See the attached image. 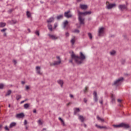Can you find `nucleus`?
<instances>
[{"label":"nucleus","instance_id":"20e7f679","mask_svg":"<svg viewBox=\"0 0 131 131\" xmlns=\"http://www.w3.org/2000/svg\"><path fill=\"white\" fill-rule=\"evenodd\" d=\"M123 81V78L121 77L114 81L113 85H115V86H118V85H120V84H121Z\"/></svg>","mask_w":131,"mask_h":131},{"label":"nucleus","instance_id":"c9c22d12","mask_svg":"<svg viewBox=\"0 0 131 131\" xmlns=\"http://www.w3.org/2000/svg\"><path fill=\"white\" fill-rule=\"evenodd\" d=\"M38 123L40 125H41V124H42V121H41V120H38Z\"/></svg>","mask_w":131,"mask_h":131},{"label":"nucleus","instance_id":"a18cd8bd","mask_svg":"<svg viewBox=\"0 0 131 131\" xmlns=\"http://www.w3.org/2000/svg\"><path fill=\"white\" fill-rule=\"evenodd\" d=\"M26 90H29V86H26Z\"/></svg>","mask_w":131,"mask_h":131},{"label":"nucleus","instance_id":"393cba45","mask_svg":"<svg viewBox=\"0 0 131 131\" xmlns=\"http://www.w3.org/2000/svg\"><path fill=\"white\" fill-rule=\"evenodd\" d=\"M116 53V52H115V51L114 50L111 51L110 53L111 56H114V55H115Z\"/></svg>","mask_w":131,"mask_h":131},{"label":"nucleus","instance_id":"f704fd0d","mask_svg":"<svg viewBox=\"0 0 131 131\" xmlns=\"http://www.w3.org/2000/svg\"><path fill=\"white\" fill-rule=\"evenodd\" d=\"M21 95H17L16 96V100H17V101H18V100H20V99H21Z\"/></svg>","mask_w":131,"mask_h":131},{"label":"nucleus","instance_id":"864d4df0","mask_svg":"<svg viewBox=\"0 0 131 131\" xmlns=\"http://www.w3.org/2000/svg\"><path fill=\"white\" fill-rule=\"evenodd\" d=\"M13 62H14V64H16V63H17V61H16L15 60H14Z\"/></svg>","mask_w":131,"mask_h":131},{"label":"nucleus","instance_id":"f8f14e48","mask_svg":"<svg viewBox=\"0 0 131 131\" xmlns=\"http://www.w3.org/2000/svg\"><path fill=\"white\" fill-rule=\"evenodd\" d=\"M93 95H94V100L95 102H98V96L97 95V92H96V91H95L93 93Z\"/></svg>","mask_w":131,"mask_h":131},{"label":"nucleus","instance_id":"052dcab7","mask_svg":"<svg viewBox=\"0 0 131 131\" xmlns=\"http://www.w3.org/2000/svg\"><path fill=\"white\" fill-rule=\"evenodd\" d=\"M70 63H72V59L70 60Z\"/></svg>","mask_w":131,"mask_h":131},{"label":"nucleus","instance_id":"dca6fc26","mask_svg":"<svg viewBox=\"0 0 131 131\" xmlns=\"http://www.w3.org/2000/svg\"><path fill=\"white\" fill-rule=\"evenodd\" d=\"M95 126H96V127L97 128H100V129L102 128H107V127H106V126H100L98 124H96Z\"/></svg>","mask_w":131,"mask_h":131},{"label":"nucleus","instance_id":"9b49d317","mask_svg":"<svg viewBox=\"0 0 131 131\" xmlns=\"http://www.w3.org/2000/svg\"><path fill=\"white\" fill-rule=\"evenodd\" d=\"M80 8L81 10H86L88 9V5L84 4H80Z\"/></svg>","mask_w":131,"mask_h":131},{"label":"nucleus","instance_id":"aec40b11","mask_svg":"<svg viewBox=\"0 0 131 131\" xmlns=\"http://www.w3.org/2000/svg\"><path fill=\"white\" fill-rule=\"evenodd\" d=\"M79 119L81 121V122H83V121H84V118L82 116H79Z\"/></svg>","mask_w":131,"mask_h":131},{"label":"nucleus","instance_id":"0e129e2a","mask_svg":"<svg viewBox=\"0 0 131 131\" xmlns=\"http://www.w3.org/2000/svg\"><path fill=\"white\" fill-rule=\"evenodd\" d=\"M28 31H29V32H30V29H28Z\"/></svg>","mask_w":131,"mask_h":131},{"label":"nucleus","instance_id":"7c9ffc66","mask_svg":"<svg viewBox=\"0 0 131 131\" xmlns=\"http://www.w3.org/2000/svg\"><path fill=\"white\" fill-rule=\"evenodd\" d=\"M62 18H63L62 15H60L58 16L57 17V20H60V19H62Z\"/></svg>","mask_w":131,"mask_h":131},{"label":"nucleus","instance_id":"0eeeda50","mask_svg":"<svg viewBox=\"0 0 131 131\" xmlns=\"http://www.w3.org/2000/svg\"><path fill=\"white\" fill-rule=\"evenodd\" d=\"M57 59L58 60V61H54V62L53 63V65H54V66L56 65H59L61 64V59H60V57L57 56Z\"/></svg>","mask_w":131,"mask_h":131},{"label":"nucleus","instance_id":"a878e982","mask_svg":"<svg viewBox=\"0 0 131 131\" xmlns=\"http://www.w3.org/2000/svg\"><path fill=\"white\" fill-rule=\"evenodd\" d=\"M80 110L79 108H76L74 109V114H76L78 112H79Z\"/></svg>","mask_w":131,"mask_h":131},{"label":"nucleus","instance_id":"7ed1b4c3","mask_svg":"<svg viewBox=\"0 0 131 131\" xmlns=\"http://www.w3.org/2000/svg\"><path fill=\"white\" fill-rule=\"evenodd\" d=\"M114 127H124V128H128L129 127V125L128 124H125L124 123H121L118 125H114Z\"/></svg>","mask_w":131,"mask_h":131},{"label":"nucleus","instance_id":"ea45409f","mask_svg":"<svg viewBox=\"0 0 131 131\" xmlns=\"http://www.w3.org/2000/svg\"><path fill=\"white\" fill-rule=\"evenodd\" d=\"M66 36L67 37H68V36H69V33L68 32H67L66 33Z\"/></svg>","mask_w":131,"mask_h":131},{"label":"nucleus","instance_id":"49530a36","mask_svg":"<svg viewBox=\"0 0 131 131\" xmlns=\"http://www.w3.org/2000/svg\"><path fill=\"white\" fill-rule=\"evenodd\" d=\"M5 30H6V29H4L1 30V31H2V32H5Z\"/></svg>","mask_w":131,"mask_h":131},{"label":"nucleus","instance_id":"c85d7f7f","mask_svg":"<svg viewBox=\"0 0 131 131\" xmlns=\"http://www.w3.org/2000/svg\"><path fill=\"white\" fill-rule=\"evenodd\" d=\"M59 120L61 121V122L63 125H65V123L64 122V120H63V119H62V118H59Z\"/></svg>","mask_w":131,"mask_h":131},{"label":"nucleus","instance_id":"603ef678","mask_svg":"<svg viewBox=\"0 0 131 131\" xmlns=\"http://www.w3.org/2000/svg\"><path fill=\"white\" fill-rule=\"evenodd\" d=\"M70 98H73V95L72 94H71L70 95Z\"/></svg>","mask_w":131,"mask_h":131},{"label":"nucleus","instance_id":"37998d69","mask_svg":"<svg viewBox=\"0 0 131 131\" xmlns=\"http://www.w3.org/2000/svg\"><path fill=\"white\" fill-rule=\"evenodd\" d=\"M24 124L25 125H26V124H27V121L26 120H25L24 121Z\"/></svg>","mask_w":131,"mask_h":131},{"label":"nucleus","instance_id":"412c9836","mask_svg":"<svg viewBox=\"0 0 131 131\" xmlns=\"http://www.w3.org/2000/svg\"><path fill=\"white\" fill-rule=\"evenodd\" d=\"M54 21V17H51L48 20H47L48 23H51Z\"/></svg>","mask_w":131,"mask_h":131},{"label":"nucleus","instance_id":"4be33fe9","mask_svg":"<svg viewBox=\"0 0 131 131\" xmlns=\"http://www.w3.org/2000/svg\"><path fill=\"white\" fill-rule=\"evenodd\" d=\"M68 25V21L66 20L63 23V28H66V27Z\"/></svg>","mask_w":131,"mask_h":131},{"label":"nucleus","instance_id":"ddd939ff","mask_svg":"<svg viewBox=\"0 0 131 131\" xmlns=\"http://www.w3.org/2000/svg\"><path fill=\"white\" fill-rule=\"evenodd\" d=\"M119 9L121 11H123V10H125V9H126V6L124 5H119Z\"/></svg>","mask_w":131,"mask_h":131},{"label":"nucleus","instance_id":"b1692460","mask_svg":"<svg viewBox=\"0 0 131 131\" xmlns=\"http://www.w3.org/2000/svg\"><path fill=\"white\" fill-rule=\"evenodd\" d=\"M12 93V91L11 90H8L7 91V93H6V94L5 95L6 97H7V96H10V95H11V94Z\"/></svg>","mask_w":131,"mask_h":131},{"label":"nucleus","instance_id":"5fc2aeb1","mask_svg":"<svg viewBox=\"0 0 131 131\" xmlns=\"http://www.w3.org/2000/svg\"><path fill=\"white\" fill-rule=\"evenodd\" d=\"M83 125L84 127H86V124H83Z\"/></svg>","mask_w":131,"mask_h":131},{"label":"nucleus","instance_id":"6e6552de","mask_svg":"<svg viewBox=\"0 0 131 131\" xmlns=\"http://www.w3.org/2000/svg\"><path fill=\"white\" fill-rule=\"evenodd\" d=\"M64 16L66 17V18H71V17H72V14L70 13V11H68L64 13Z\"/></svg>","mask_w":131,"mask_h":131},{"label":"nucleus","instance_id":"58836bf2","mask_svg":"<svg viewBox=\"0 0 131 131\" xmlns=\"http://www.w3.org/2000/svg\"><path fill=\"white\" fill-rule=\"evenodd\" d=\"M57 27H58V24L55 23V24H54V29L57 28Z\"/></svg>","mask_w":131,"mask_h":131},{"label":"nucleus","instance_id":"de8ad7c7","mask_svg":"<svg viewBox=\"0 0 131 131\" xmlns=\"http://www.w3.org/2000/svg\"><path fill=\"white\" fill-rule=\"evenodd\" d=\"M87 101H88V100H86V99L84 98V103H86Z\"/></svg>","mask_w":131,"mask_h":131},{"label":"nucleus","instance_id":"c03bdc74","mask_svg":"<svg viewBox=\"0 0 131 131\" xmlns=\"http://www.w3.org/2000/svg\"><path fill=\"white\" fill-rule=\"evenodd\" d=\"M24 102H26V100L21 101L20 102V103H21V104H23V103H24Z\"/></svg>","mask_w":131,"mask_h":131},{"label":"nucleus","instance_id":"69168bd1","mask_svg":"<svg viewBox=\"0 0 131 131\" xmlns=\"http://www.w3.org/2000/svg\"><path fill=\"white\" fill-rule=\"evenodd\" d=\"M130 131H131V129L130 130Z\"/></svg>","mask_w":131,"mask_h":131},{"label":"nucleus","instance_id":"8fccbe9b","mask_svg":"<svg viewBox=\"0 0 131 131\" xmlns=\"http://www.w3.org/2000/svg\"><path fill=\"white\" fill-rule=\"evenodd\" d=\"M21 83H22V84H25V82L24 81H22Z\"/></svg>","mask_w":131,"mask_h":131},{"label":"nucleus","instance_id":"f257e3e1","mask_svg":"<svg viewBox=\"0 0 131 131\" xmlns=\"http://www.w3.org/2000/svg\"><path fill=\"white\" fill-rule=\"evenodd\" d=\"M71 57L73 60H75V62L77 64H81L84 60H85V55L83 54L82 52L80 53V56L78 57L76 56L74 54L71 55Z\"/></svg>","mask_w":131,"mask_h":131},{"label":"nucleus","instance_id":"3c124183","mask_svg":"<svg viewBox=\"0 0 131 131\" xmlns=\"http://www.w3.org/2000/svg\"><path fill=\"white\" fill-rule=\"evenodd\" d=\"M121 101L122 100L121 99H118V102H119V103H120Z\"/></svg>","mask_w":131,"mask_h":131},{"label":"nucleus","instance_id":"79ce46f5","mask_svg":"<svg viewBox=\"0 0 131 131\" xmlns=\"http://www.w3.org/2000/svg\"><path fill=\"white\" fill-rule=\"evenodd\" d=\"M86 91H88V87H85L84 90V93H86Z\"/></svg>","mask_w":131,"mask_h":131},{"label":"nucleus","instance_id":"2f4dec72","mask_svg":"<svg viewBox=\"0 0 131 131\" xmlns=\"http://www.w3.org/2000/svg\"><path fill=\"white\" fill-rule=\"evenodd\" d=\"M97 118L98 120H99L100 121H102V122H104V119L101 118L100 117L97 116Z\"/></svg>","mask_w":131,"mask_h":131},{"label":"nucleus","instance_id":"72a5a7b5","mask_svg":"<svg viewBox=\"0 0 131 131\" xmlns=\"http://www.w3.org/2000/svg\"><path fill=\"white\" fill-rule=\"evenodd\" d=\"M88 36L90 39H92V38H93V36H92V34L91 33H88Z\"/></svg>","mask_w":131,"mask_h":131},{"label":"nucleus","instance_id":"bb28decb","mask_svg":"<svg viewBox=\"0 0 131 131\" xmlns=\"http://www.w3.org/2000/svg\"><path fill=\"white\" fill-rule=\"evenodd\" d=\"M24 107L25 109H28V107H29V104L28 103L25 104L24 105Z\"/></svg>","mask_w":131,"mask_h":131},{"label":"nucleus","instance_id":"6ab92c4d","mask_svg":"<svg viewBox=\"0 0 131 131\" xmlns=\"http://www.w3.org/2000/svg\"><path fill=\"white\" fill-rule=\"evenodd\" d=\"M111 98L112 103H114L115 102V97H114L113 94L111 95Z\"/></svg>","mask_w":131,"mask_h":131},{"label":"nucleus","instance_id":"9d476101","mask_svg":"<svg viewBox=\"0 0 131 131\" xmlns=\"http://www.w3.org/2000/svg\"><path fill=\"white\" fill-rule=\"evenodd\" d=\"M76 40V37H75V36H73V37L71 40V43L72 44V46H73V45H74Z\"/></svg>","mask_w":131,"mask_h":131},{"label":"nucleus","instance_id":"f3484780","mask_svg":"<svg viewBox=\"0 0 131 131\" xmlns=\"http://www.w3.org/2000/svg\"><path fill=\"white\" fill-rule=\"evenodd\" d=\"M16 126V122H12L10 125H9V127L10 128H12V127H14V126Z\"/></svg>","mask_w":131,"mask_h":131},{"label":"nucleus","instance_id":"13d9d810","mask_svg":"<svg viewBox=\"0 0 131 131\" xmlns=\"http://www.w3.org/2000/svg\"><path fill=\"white\" fill-rule=\"evenodd\" d=\"M77 27L78 28H79L80 27V26H77Z\"/></svg>","mask_w":131,"mask_h":131},{"label":"nucleus","instance_id":"a211bd4d","mask_svg":"<svg viewBox=\"0 0 131 131\" xmlns=\"http://www.w3.org/2000/svg\"><path fill=\"white\" fill-rule=\"evenodd\" d=\"M58 83H59V84H60V85L62 87L63 86V83H64V82H63V80H59L58 81H57Z\"/></svg>","mask_w":131,"mask_h":131},{"label":"nucleus","instance_id":"5701e85b","mask_svg":"<svg viewBox=\"0 0 131 131\" xmlns=\"http://www.w3.org/2000/svg\"><path fill=\"white\" fill-rule=\"evenodd\" d=\"M48 27L49 30H50V31H53V28H52V25L48 24Z\"/></svg>","mask_w":131,"mask_h":131},{"label":"nucleus","instance_id":"09e8293b","mask_svg":"<svg viewBox=\"0 0 131 131\" xmlns=\"http://www.w3.org/2000/svg\"><path fill=\"white\" fill-rule=\"evenodd\" d=\"M33 112V113H36V110H34Z\"/></svg>","mask_w":131,"mask_h":131},{"label":"nucleus","instance_id":"e433bc0d","mask_svg":"<svg viewBox=\"0 0 131 131\" xmlns=\"http://www.w3.org/2000/svg\"><path fill=\"white\" fill-rule=\"evenodd\" d=\"M4 86H5V84H0V89L2 90V89H4Z\"/></svg>","mask_w":131,"mask_h":131},{"label":"nucleus","instance_id":"423d86ee","mask_svg":"<svg viewBox=\"0 0 131 131\" xmlns=\"http://www.w3.org/2000/svg\"><path fill=\"white\" fill-rule=\"evenodd\" d=\"M116 7V4H108L106 5V8L108 10H110V9H112V8H115Z\"/></svg>","mask_w":131,"mask_h":131},{"label":"nucleus","instance_id":"4468645a","mask_svg":"<svg viewBox=\"0 0 131 131\" xmlns=\"http://www.w3.org/2000/svg\"><path fill=\"white\" fill-rule=\"evenodd\" d=\"M36 71L37 74H39L40 75H41V72H40V67H36Z\"/></svg>","mask_w":131,"mask_h":131},{"label":"nucleus","instance_id":"cd10ccee","mask_svg":"<svg viewBox=\"0 0 131 131\" xmlns=\"http://www.w3.org/2000/svg\"><path fill=\"white\" fill-rule=\"evenodd\" d=\"M6 26V23H0V27H5Z\"/></svg>","mask_w":131,"mask_h":131},{"label":"nucleus","instance_id":"4c0bfd02","mask_svg":"<svg viewBox=\"0 0 131 131\" xmlns=\"http://www.w3.org/2000/svg\"><path fill=\"white\" fill-rule=\"evenodd\" d=\"M35 33L36 35H38V36H39V32H38V31H36Z\"/></svg>","mask_w":131,"mask_h":131},{"label":"nucleus","instance_id":"e2e57ef3","mask_svg":"<svg viewBox=\"0 0 131 131\" xmlns=\"http://www.w3.org/2000/svg\"><path fill=\"white\" fill-rule=\"evenodd\" d=\"M77 2H80V0H77Z\"/></svg>","mask_w":131,"mask_h":131},{"label":"nucleus","instance_id":"2eb2a0df","mask_svg":"<svg viewBox=\"0 0 131 131\" xmlns=\"http://www.w3.org/2000/svg\"><path fill=\"white\" fill-rule=\"evenodd\" d=\"M16 117H17V118H22L24 117V114L23 113L18 114L16 115Z\"/></svg>","mask_w":131,"mask_h":131},{"label":"nucleus","instance_id":"f03ea898","mask_svg":"<svg viewBox=\"0 0 131 131\" xmlns=\"http://www.w3.org/2000/svg\"><path fill=\"white\" fill-rule=\"evenodd\" d=\"M91 14H92V11H91L84 12L78 11V20L81 25H83V24H84V18H83V16H86V15H91Z\"/></svg>","mask_w":131,"mask_h":131},{"label":"nucleus","instance_id":"c756f323","mask_svg":"<svg viewBox=\"0 0 131 131\" xmlns=\"http://www.w3.org/2000/svg\"><path fill=\"white\" fill-rule=\"evenodd\" d=\"M27 16L28 18H30V17L31 16V13H30L29 12V11H27Z\"/></svg>","mask_w":131,"mask_h":131},{"label":"nucleus","instance_id":"680f3d73","mask_svg":"<svg viewBox=\"0 0 131 131\" xmlns=\"http://www.w3.org/2000/svg\"><path fill=\"white\" fill-rule=\"evenodd\" d=\"M9 107H11V105L10 104L9 105Z\"/></svg>","mask_w":131,"mask_h":131},{"label":"nucleus","instance_id":"4d7b16f0","mask_svg":"<svg viewBox=\"0 0 131 131\" xmlns=\"http://www.w3.org/2000/svg\"><path fill=\"white\" fill-rule=\"evenodd\" d=\"M4 36H7V34L6 33H4Z\"/></svg>","mask_w":131,"mask_h":131},{"label":"nucleus","instance_id":"6e6d98bb","mask_svg":"<svg viewBox=\"0 0 131 131\" xmlns=\"http://www.w3.org/2000/svg\"><path fill=\"white\" fill-rule=\"evenodd\" d=\"M101 104H103V101H100V102H99Z\"/></svg>","mask_w":131,"mask_h":131},{"label":"nucleus","instance_id":"39448f33","mask_svg":"<svg viewBox=\"0 0 131 131\" xmlns=\"http://www.w3.org/2000/svg\"><path fill=\"white\" fill-rule=\"evenodd\" d=\"M104 30H105V29L103 27L99 28L98 30L99 36H103L104 35V33H105Z\"/></svg>","mask_w":131,"mask_h":131},{"label":"nucleus","instance_id":"473e14b6","mask_svg":"<svg viewBox=\"0 0 131 131\" xmlns=\"http://www.w3.org/2000/svg\"><path fill=\"white\" fill-rule=\"evenodd\" d=\"M73 32H74V33H79V30L75 29L73 31Z\"/></svg>","mask_w":131,"mask_h":131},{"label":"nucleus","instance_id":"bf43d9fd","mask_svg":"<svg viewBox=\"0 0 131 131\" xmlns=\"http://www.w3.org/2000/svg\"><path fill=\"white\" fill-rule=\"evenodd\" d=\"M26 129H28V127L27 126H26Z\"/></svg>","mask_w":131,"mask_h":131},{"label":"nucleus","instance_id":"1a4fd4ad","mask_svg":"<svg viewBox=\"0 0 131 131\" xmlns=\"http://www.w3.org/2000/svg\"><path fill=\"white\" fill-rule=\"evenodd\" d=\"M49 36L51 39H53L54 40L56 39H58V37L56 35L49 34Z\"/></svg>","mask_w":131,"mask_h":131},{"label":"nucleus","instance_id":"a19ab883","mask_svg":"<svg viewBox=\"0 0 131 131\" xmlns=\"http://www.w3.org/2000/svg\"><path fill=\"white\" fill-rule=\"evenodd\" d=\"M5 129L6 130H9V127H8V126H5Z\"/></svg>","mask_w":131,"mask_h":131}]
</instances>
